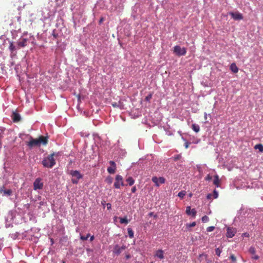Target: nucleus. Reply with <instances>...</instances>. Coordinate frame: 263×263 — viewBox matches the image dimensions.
Instances as JSON below:
<instances>
[{"mask_svg": "<svg viewBox=\"0 0 263 263\" xmlns=\"http://www.w3.org/2000/svg\"><path fill=\"white\" fill-rule=\"evenodd\" d=\"M48 143V137L41 136L37 139H33L32 137H29V141L26 142V145L29 148L33 147H39L41 144L45 145Z\"/></svg>", "mask_w": 263, "mask_h": 263, "instance_id": "f257e3e1", "label": "nucleus"}, {"mask_svg": "<svg viewBox=\"0 0 263 263\" xmlns=\"http://www.w3.org/2000/svg\"><path fill=\"white\" fill-rule=\"evenodd\" d=\"M58 154L52 153L48 157L45 158L42 161L43 165L46 167L51 168L55 163L54 159V156H57Z\"/></svg>", "mask_w": 263, "mask_h": 263, "instance_id": "f03ea898", "label": "nucleus"}, {"mask_svg": "<svg viewBox=\"0 0 263 263\" xmlns=\"http://www.w3.org/2000/svg\"><path fill=\"white\" fill-rule=\"evenodd\" d=\"M70 174L72 176V182L74 184H77L78 182V180L82 177V175L78 171H71Z\"/></svg>", "mask_w": 263, "mask_h": 263, "instance_id": "7ed1b4c3", "label": "nucleus"}, {"mask_svg": "<svg viewBox=\"0 0 263 263\" xmlns=\"http://www.w3.org/2000/svg\"><path fill=\"white\" fill-rule=\"evenodd\" d=\"M174 52L178 56L184 55L186 53L185 48H181L179 46H175L174 47Z\"/></svg>", "mask_w": 263, "mask_h": 263, "instance_id": "20e7f679", "label": "nucleus"}, {"mask_svg": "<svg viewBox=\"0 0 263 263\" xmlns=\"http://www.w3.org/2000/svg\"><path fill=\"white\" fill-rule=\"evenodd\" d=\"M121 185H124L123 177L120 175H117L114 183V186L116 189H120Z\"/></svg>", "mask_w": 263, "mask_h": 263, "instance_id": "39448f33", "label": "nucleus"}, {"mask_svg": "<svg viewBox=\"0 0 263 263\" xmlns=\"http://www.w3.org/2000/svg\"><path fill=\"white\" fill-rule=\"evenodd\" d=\"M152 180L155 184L156 186L159 187L161 184H163L165 183V179L163 177L158 178L156 176H154L152 177Z\"/></svg>", "mask_w": 263, "mask_h": 263, "instance_id": "423d86ee", "label": "nucleus"}, {"mask_svg": "<svg viewBox=\"0 0 263 263\" xmlns=\"http://www.w3.org/2000/svg\"><path fill=\"white\" fill-rule=\"evenodd\" d=\"M44 186L43 182L40 178H36L33 182V189L34 190H41Z\"/></svg>", "mask_w": 263, "mask_h": 263, "instance_id": "0eeeda50", "label": "nucleus"}, {"mask_svg": "<svg viewBox=\"0 0 263 263\" xmlns=\"http://www.w3.org/2000/svg\"><path fill=\"white\" fill-rule=\"evenodd\" d=\"M126 249V247L125 245H123L122 247H120L119 245H116L113 250V253L116 255H119L123 250Z\"/></svg>", "mask_w": 263, "mask_h": 263, "instance_id": "6e6552de", "label": "nucleus"}, {"mask_svg": "<svg viewBox=\"0 0 263 263\" xmlns=\"http://www.w3.org/2000/svg\"><path fill=\"white\" fill-rule=\"evenodd\" d=\"M110 166L107 168V172L111 174H114L116 172V164L113 161H110L109 162Z\"/></svg>", "mask_w": 263, "mask_h": 263, "instance_id": "1a4fd4ad", "label": "nucleus"}, {"mask_svg": "<svg viewBox=\"0 0 263 263\" xmlns=\"http://www.w3.org/2000/svg\"><path fill=\"white\" fill-rule=\"evenodd\" d=\"M229 14L235 20H241L243 19V16H242V14H241L240 13H239L238 12H229Z\"/></svg>", "mask_w": 263, "mask_h": 263, "instance_id": "9d476101", "label": "nucleus"}, {"mask_svg": "<svg viewBox=\"0 0 263 263\" xmlns=\"http://www.w3.org/2000/svg\"><path fill=\"white\" fill-rule=\"evenodd\" d=\"M0 193L2 194L3 196H10L12 194V191L11 189L5 190V186H3L0 187Z\"/></svg>", "mask_w": 263, "mask_h": 263, "instance_id": "9b49d317", "label": "nucleus"}, {"mask_svg": "<svg viewBox=\"0 0 263 263\" xmlns=\"http://www.w3.org/2000/svg\"><path fill=\"white\" fill-rule=\"evenodd\" d=\"M227 236L229 238H232L236 233L237 230L235 228H228L227 230Z\"/></svg>", "mask_w": 263, "mask_h": 263, "instance_id": "f8f14e48", "label": "nucleus"}, {"mask_svg": "<svg viewBox=\"0 0 263 263\" xmlns=\"http://www.w3.org/2000/svg\"><path fill=\"white\" fill-rule=\"evenodd\" d=\"M13 121L14 122H19L21 120V116L20 114L16 111H13L12 115Z\"/></svg>", "mask_w": 263, "mask_h": 263, "instance_id": "ddd939ff", "label": "nucleus"}, {"mask_svg": "<svg viewBox=\"0 0 263 263\" xmlns=\"http://www.w3.org/2000/svg\"><path fill=\"white\" fill-rule=\"evenodd\" d=\"M114 107L119 108L120 109L122 110L124 108L123 102L119 101L118 102H113L111 103Z\"/></svg>", "mask_w": 263, "mask_h": 263, "instance_id": "4468645a", "label": "nucleus"}, {"mask_svg": "<svg viewBox=\"0 0 263 263\" xmlns=\"http://www.w3.org/2000/svg\"><path fill=\"white\" fill-rule=\"evenodd\" d=\"M155 257H157L160 259H162L164 258V251L162 250H158L156 251L155 254Z\"/></svg>", "mask_w": 263, "mask_h": 263, "instance_id": "2eb2a0df", "label": "nucleus"}, {"mask_svg": "<svg viewBox=\"0 0 263 263\" xmlns=\"http://www.w3.org/2000/svg\"><path fill=\"white\" fill-rule=\"evenodd\" d=\"M200 263H209L207 255L202 254L199 256Z\"/></svg>", "mask_w": 263, "mask_h": 263, "instance_id": "dca6fc26", "label": "nucleus"}, {"mask_svg": "<svg viewBox=\"0 0 263 263\" xmlns=\"http://www.w3.org/2000/svg\"><path fill=\"white\" fill-rule=\"evenodd\" d=\"M27 40L26 39H23L17 42V45L21 47H24L27 45Z\"/></svg>", "mask_w": 263, "mask_h": 263, "instance_id": "f3484780", "label": "nucleus"}, {"mask_svg": "<svg viewBox=\"0 0 263 263\" xmlns=\"http://www.w3.org/2000/svg\"><path fill=\"white\" fill-rule=\"evenodd\" d=\"M231 70L235 73H236L238 72L239 69L236 66L235 63L231 64L230 66Z\"/></svg>", "mask_w": 263, "mask_h": 263, "instance_id": "a211bd4d", "label": "nucleus"}, {"mask_svg": "<svg viewBox=\"0 0 263 263\" xmlns=\"http://www.w3.org/2000/svg\"><path fill=\"white\" fill-rule=\"evenodd\" d=\"M220 180L219 179V177L217 175H216L214 176L213 180V184L217 187H218L219 186Z\"/></svg>", "mask_w": 263, "mask_h": 263, "instance_id": "6ab92c4d", "label": "nucleus"}, {"mask_svg": "<svg viewBox=\"0 0 263 263\" xmlns=\"http://www.w3.org/2000/svg\"><path fill=\"white\" fill-rule=\"evenodd\" d=\"M192 129L196 133H198L200 130V127L198 124H193L192 126Z\"/></svg>", "mask_w": 263, "mask_h": 263, "instance_id": "aec40b11", "label": "nucleus"}, {"mask_svg": "<svg viewBox=\"0 0 263 263\" xmlns=\"http://www.w3.org/2000/svg\"><path fill=\"white\" fill-rule=\"evenodd\" d=\"M254 148L255 149H258L260 152H263V145L261 144H257L255 145Z\"/></svg>", "mask_w": 263, "mask_h": 263, "instance_id": "412c9836", "label": "nucleus"}, {"mask_svg": "<svg viewBox=\"0 0 263 263\" xmlns=\"http://www.w3.org/2000/svg\"><path fill=\"white\" fill-rule=\"evenodd\" d=\"M126 181L128 182L129 185H132L134 182L135 180L132 177H129L126 179Z\"/></svg>", "mask_w": 263, "mask_h": 263, "instance_id": "4be33fe9", "label": "nucleus"}, {"mask_svg": "<svg viewBox=\"0 0 263 263\" xmlns=\"http://www.w3.org/2000/svg\"><path fill=\"white\" fill-rule=\"evenodd\" d=\"M127 232H128V236L130 238H132L134 237V232L131 228H128L127 229Z\"/></svg>", "mask_w": 263, "mask_h": 263, "instance_id": "5701e85b", "label": "nucleus"}, {"mask_svg": "<svg viewBox=\"0 0 263 263\" xmlns=\"http://www.w3.org/2000/svg\"><path fill=\"white\" fill-rule=\"evenodd\" d=\"M196 222L194 221L191 223H186L185 224V227H186V229H187L188 230H189V228H190L191 227H194L196 226Z\"/></svg>", "mask_w": 263, "mask_h": 263, "instance_id": "b1692460", "label": "nucleus"}, {"mask_svg": "<svg viewBox=\"0 0 263 263\" xmlns=\"http://www.w3.org/2000/svg\"><path fill=\"white\" fill-rule=\"evenodd\" d=\"M119 219H120L121 223L127 224L128 223V221L126 217H125L124 218L119 217Z\"/></svg>", "mask_w": 263, "mask_h": 263, "instance_id": "393cba45", "label": "nucleus"}, {"mask_svg": "<svg viewBox=\"0 0 263 263\" xmlns=\"http://www.w3.org/2000/svg\"><path fill=\"white\" fill-rule=\"evenodd\" d=\"M186 194V192L185 191H181L179 192L178 194V196L181 198H183Z\"/></svg>", "mask_w": 263, "mask_h": 263, "instance_id": "a878e982", "label": "nucleus"}, {"mask_svg": "<svg viewBox=\"0 0 263 263\" xmlns=\"http://www.w3.org/2000/svg\"><path fill=\"white\" fill-rule=\"evenodd\" d=\"M191 208L190 206H188L186 208L185 213L187 215H191Z\"/></svg>", "mask_w": 263, "mask_h": 263, "instance_id": "bb28decb", "label": "nucleus"}, {"mask_svg": "<svg viewBox=\"0 0 263 263\" xmlns=\"http://www.w3.org/2000/svg\"><path fill=\"white\" fill-rule=\"evenodd\" d=\"M229 258L231 260V261L234 262V263H235L236 262V257L234 256V254H231L230 255V256L229 257Z\"/></svg>", "mask_w": 263, "mask_h": 263, "instance_id": "cd10ccee", "label": "nucleus"}, {"mask_svg": "<svg viewBox=\"0 0 263 263\" xmlns=\"http://www.w3.org/2000/svg\"><path fill=\"white\" fill-rule=\"evenodd\" d=\"M112 177L108 176L106 178L105 181L108 184H111L112 182Z\"/></svg>", "mask_w": 263, "mask_h": 263, "instance_id": "c85d7f7f", "label": "nucleus"}, {"mask_svg": "<svg viewBox=\"0 0 263 263\" xmlns=\"http://www.w3.org/2000/svg\"><path fill=\"white\" fill-rule=\"evenodd\" d=\"M90 236V234H87V235L86 236L81 235L80 238L83 241H85L87 240L88 238Z\"/></svg>", "mask_w": 263, "mask_h": 263, "instance_id": "c756f323", "label": "nucleus"}, {"mask_svg": "<svg viewBox=\"0 0 263 263\" xmlns=\"http://www.w3.org/2000/svg\"><path fill=\"white\" fill-rule=\"evenodd\" d=\"M222 252V250L221 249H220V248H216L215 249V253L218 256H220V254Z\"/></svg>", "mask_w": 263, "mask_h": 263, "instance_id": "7c9ffc66", "label": "nucleus"}, {"mask_svg": "<svg viewBox=\"0 0 263 263\" xmlns=\"http://www.w3.org/2000/svg\"><path fill=\"white\" fill-rule=\"evenodd\" d=\"M201 220L203 222H207L209 221V218L207 216L205 215L202 217Z\"/></svg>", "mask_w": 263, "mask_h": 263, "instance_id": "2f4dec72", "label": "nucleus"}, {"mask_svg": "<svg viewBox=\"0 0 263 263\" xmlns=\"http://www.w3.org/2000/svg\"><path fill=\"white\" fill-rule=\"evenodd\" d=\"M197 212L195 209H192L191 215L193 217H195L196 215Z\"/></svg>", "mask_w": 263, "mask_h": 263, "instance_id": "473e14b6", "label": "nucleus"}, {"mask_svg": "<svg viewBox=\"0 0 263 263\" xmlns=\"http://www.w3.org/2000/svg\"><path fill=\"white\" fill-rule=\"evenodd\" d=\"M215 229V227L214 226H210L207 228L206 231L208 232H212Z\"/></svg>", "mask_w": 263, "mask_h": 263, "instance_id": "72a5a7b5", "label": "nucleus"}, {"mask_svg": "<svg viewBox=\"0 0 263 263\" xmlns=\"http://www.w3.org/2000/svg\"><path fill=\"white\" fill-rule=\"evenodd\" d=\"M213 196L214 198L216 199L218 196V193L217 191H216L215 190L213 191Z\"/></svg>", "mask_w": 263, "mask_h": 263, "instance_id": "f704fd0d", "label": "nucleus"}, {"mask_svg": "<svg viewBox=\"0 0 263 263\" xmlns=\"http://www.w3.org/2000/svg\"><path fill=\"white\" fill-rule=\"evenodd\" d=\"M249 252L251 254H255V248L254 247H250V249H249Z\"/></svg>", "mask_w": 263, "mask_h": 263, "instance_id": "c9c22d12", "label": "nucleus"}, {"mask_svg": "<svg viewBox=\"0 0 263 263\" xmlns=\"http://www.w3.org/2000/svg\"><path fill=\"white\" fill-rule=\"evenodd\" d=\"M9 49L11 51H13L15 49V46L13 45V43H11L9 46Z\"/></svg>", "mask_w": 263, "mask_h": 263, "instance_id": "e433bc0d", "label": "nucleus"}, {"mask_svg": "<svg viewBox=\"0 0 263 263\" xmlns=\"http://www.w3.org/2000/svg\"><path fill=\"white\" fill-rule=\"evenodd\" d=\"M152 98V94H149V95H148L147 96H146L145 97V100L146 101H149Z\"/></svg>", "mask_w": 263, "mask_h": 263, "instance_id": "4c0bfd02", "label": "nucleus"}, {"mask_svg": "<svg viewBox=\"0 0 263 263\" xmlns=\"http://www.w3.org/2000/svg\"><path fill=\"white\" fill-rule=\"evenodd\" d=\"M212 179V177L211 176H210L209 174L205 178V180H206V181H209V180H211V179Z\"/></svg>", "mask_w": 263, "mask_h": 263, "instance_id": "58836bf2", "label": "nucleus"}, {"mask_svg": "<svg viewBox=\"0 0 263 263\" xmlns=\"http://www.w3.org/2000/svg\"><path fill=\"white\" fill-rule=\"evenodd\" d=\"M106 206L108 210H110L111 208V204L110 203H107Z\"/></svg>", "mask_w": 263, "mask_h": 263, "instance_id": "ea45409f", "label": "nucleus"}, {"mask_svg": "<svg viewBox=\"0 0 263 263\" xmlns=\"http://www.w3.org/2000/svg\"><path fill=\"white\" fill-rule=\"evenodd\" d=\"M136 187L135 186H133L132 189V193H135L136 191Z\"/></svg>", "mask_w": 263, "mask_h": 263, "instance_id": "a19ab883", "label": "nucleus"}, {"mask_svg": "<svg viewBox=\"0 0 263 263\" xmlns=\"http://www.w3.org/2000/svg\"><path fill=\"white\" fill-rule=\"evenodd\" d=\"M207 114L206 112L204 113V119H205V123H207L208 122V121H206V119H207Z\"/></svg>", "mask_w": 263, "mask_h": 263, "instance_id": "79ce46f5", "label": "nucleus"}, {"mask_svg": "<svg viewBox=\"0 0 263 263\" xmlns=\"http://www.w3.org/2000/svg\"><path fill=\"white\" fill-rule=\"evenodd\" d=\"M212 195L211 194H208L206 198L208 199H211L212 198Z\"/></svg>", "mask_w": 263, "mask_h": 263, "instance_id": "37998d69", "label": "nucleus"}, {"mask_svg": "<svg viewBox=\"0 0 263 263\" xmlns=\"http://www.w3.org/2000/svg\"><path fill=\"white\" fill-rule=\"evenodd\" d=\"M104 21V18L101 17L99 20V23L101 24Z\"/></svg>", "mask_w": 263, "mask_h": 263, "instance_id": "c03bdc74", "label": "nucleus"}, {"mask_svg": "<svg viewBox=\"0 0 263 263\" xmlns=\"http://www.w3.org/2000/svg\"><path fill=\"white\" fill-rule=\"evenodd\" d=\"M189 144H190V143L189 142H186L185 143V148H187L189 147Z\"/></svg>", "mask_w": 263, "mask_h": 263, "instance_id": "a18cd8bd", "label": "nucleus"}, {"mask_svg": "<svg viewBox=\"0 0 263 263\" xmlns=\"http://www.w3.org/2000/svg\"><path fill=\"white\" fill-rule=\"evenodd\" d=\"M125 257H126V259H129V258L131 257V256H130V254H126V255H125Z\"/></svg>", "mask_w": 263, "mask_h": 263, "instance_id": "49530a36", "label": "nucleus"}, {"mask_svg": "<svg viewBox=\"0 0 263 263\" xmlns=\"http://www.w3.org/2000/svg\"><path fill=\"white\" fill-rule=\"evenodd\" d=\"M94 238H95V237H94L93 235L90 236V241H92L94 240Z\"/></svg>", "mask_w": 263, "mask_h": 263, "instance_id": "de8ad7c7", "label": "nucleus"}, {"mask_svg": "<svg viewBox=\"0 0 263 263\" xmlns=\"http://www.w3.org/2000/svg\"><path fill=\"white\" fill-rule=\"evenodd\" d=\"M180 157V156H177L176 157H175L174 158V160H177L179 159Z\"/></svg>", "mask_w": 263, "mask_h": 263, "instance_id": "09e8293b", "label": "nucleus"}, {"mask_svg": "<svg viewBox=\"0 0 263 263\" xmlns=\"http://www.w3.org/2000/svg\"><path fill=\"white\" fill-rule=\"evenodd\" d=\"M243 235L246 236V237H249V234L247 233H245L243 234Z\"/></svg>", "mask_w": 263, "mask_h": 263, "instance_id": "8fccbe9b", "label": "nucleus"}, {"mask_svg": "<svg viewBox=\"0 0 263 263\" xmlns=\"http://www.w3.org/2000/svg\"><path fill=\"white\" fill-rule=\"evenodd\" d=\"M258 258V256H256L254 257V259H257Z\"/></svg>", "mask_w": 263, "mask_h": 263, "instance_id": "3c124183", "label": "nucleus"}, {"mask_svg": "<svg viewBox=\"0 0 263 263\" xmlns=\"http://www.w3.org/2000/svg\"><path fill=\"white\" fill-rule=\"evenodd\" d=\"M149 215L150 216H152V215H153V213H152V212L150 213L149 214Z\"/></svg>", "mask_w": 263, "mask_h": 263, "instance_id": "603ef678", "label": "nucleus"}, {"mask_svg": "<svg viewBox=\"0 0 263 263\" xmlns=\"http://www.w3.org/2000/svg\"><path fill=\"white\" fill-rule=\"evenodd\" d=\"M80 96H79V97H78V101H80Z\"/></svg>", "mask_w": 263, "mask_h": 263, "instance_id": "864d4df0", "label": "nucleus"}, {"mask_svg": "<svg viewBox=\"0 0 263 263\" xmlns=\"http://www.w3.org/2000/svg\"><path fill=\"white\" fill-rule=\"evenodd\" d=\"M192 196V194H190V196L191 197Z\"/></svg>", "mask_w": 263, "mask_h": 263, "instance_id": "5fc2aeb1", "label": "nucleus"}, {"mask_svg": "<svg viewBox=\"0 0 263 263\" xmlns=\"http://www.w3.org/2000/svg\"><path fill=\"white\" fill-rule=\"evenodd\" d=\"M72 163V162H71V161L70 160V162H69V163Z\"/></svg>", "mask_w": 263, "mask_h": 263, "instance_id": "6e6d98bb", "label": "nucleus"}]
</instances>
